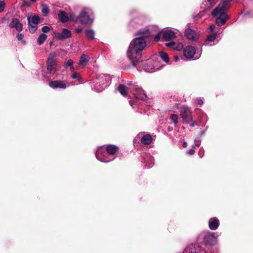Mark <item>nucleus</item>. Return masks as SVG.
<instances>
[{
    "mask_svg": "<svg viewBox=\"0 0 253 253\" xmlns=\"http://www.w3.org/2000/svg\"><path fill=\"white\" fill-rule=\"evenodd\" d=\"M146 46V41L142 37L136 38L130 42L127 51V56L133 66H136L139 62L141 52Z\"/></svg>",
    "mask_w": 253,
    "mask_h": 253,
    "instance_id": "nucleus-1",
    "label": "nucleus"
},
{
    "mask_svg": "<svg viewBox=\"0 0 253 253\" xmlns=\"http://www.w3.org/2000/svg\"><path fill=\"white\" fill-rule=\"evenodd\" d=\"M229 8V1L222 0L218 6L212 10L211 15L216 17L215 22L217 26H221L226 23L228 18L226 12Z\"/></svg>",
    "mask_w": 253,
    "mask_h": 253,
    "instance_id": "nucleus-2",
    "label": "nucleus"
},
{
    "mask_svg": "<svg viewBox=\"0 0 253 253\" xmlns=\"http://www.w3.org/2000/svg\"><path fill=\"white\" fill-rule=\"evenodd\" d=\"M119 92L123 96H126L127 94L128 88L124 84H120L117 88ZM130 92H132L135 100H145L147 96L144 91L137 85H133L129 88Z\"/></svg>",
    "mask_w": 253,
    "mask_h": 253,
    "instance_id": "nucleus-3",
    "label": "nucleus"
},
{
    "mask_svg": "<svg viewBox=\"0 0 253 253\" xmlns=\"http://www.w3.org/2000/svg\"><path fill=\"white\" fill-rule=\"evenodd\" d=\"M111 80V77L109 75L99 74L93 82L92 88L97 92L102 91L109 85Z\"/></svg>",
    "mask_w": 253,
    "mask_h": 253,
    "instance_id": "nucleus-4",
    "label": "nucleus"
},
{
    "mask_svg": "<svg viewBox=\"0 0 253 253\" xmlns=\"http://www.w3.org/2000/svg\"><path fill=\"white\" fill-rule=\"evenodd\" d=\"M210 33L208 36V37L205 41L204 44L206 45L212 46L214 45L215 43L218 42L219 40L218 34L221 33L220 32V30H216V27L214 25H211L209 27Z\"/></svg>",
    "mask_w": 253,
    "mask_h": 253,
    "instance_id": "nucleus-5",
    "label": "nucleus"
},
{
    "mask_svg": "<svg viewBox=\"0 0 253 253\" xmlns=\"http://www.w3.org/2000/svg\"><path fill=\"white\" fill-rule=\"evenodd\" d=\"M78 19L83 25H90L93 21L94 16L92 11L89 8H86L81 11Z\"/></svg>",
    "mask_w": 253,
    "mask_h": 253,
    "instance_id": "nucleus-6",
    "label": "nucleus"
},
{
    "mask_svg": "<svg viewBox=\"0 0 253 253\" xmlns=\"http://www.w3.org/2000/svg\"><path fill=\"white\" fill-rule=\"evenodd\" d=\"M57 58L55 53H53L49 54L47 60L46 68L48 73L54 74L57 71Z\"/></svg>",
    "mask_w": 253,
    "mask_h": 253,
    "instance_id": "nucleus-7",
    "label": "nucleus"
},
{
    "mask_svg": "<svg viewBox=\"0 0 253 253\" xmlns=\"http://www.w3.org/2000/svg\"><path fill=\"white\" fill-rule=\"evenodd\" d=\"M106 153L105 148L103 146H100L98 148L95 156L99 161L104 163H107L114 160V158H110Z\"/></svg>",
    "mask_w": 253,
    "mask_h": 253,
    "instance_id": "nucleus-8",
    "label": "nucleus"
},
{
    "mask_svg": "<svg viewBox=\"0 0 253 253\" xmlns=\"http://www.w3.org/2000/svg\"><path fill=\"white\" fill-rule=\"evenodd\" d=\"M180 115L183 120L187 124L192 122V112L189 108L183 106L180 110Z\"/></svg>",
    "mask_w": 253,
    "mask_h": 253,
    "instance_id": "nucleus-9",
    "label": "nucleus"
},
{
    "mask_svg": "<svg viewBox=\"0 0 253 253\" xmlns=\"http://www.w3.org/2000/svg\"><path fill=\"white\" fill-rule=\"evenodd\" d=\"M183 54L184 56L188 59L193 58L194 55H196L195 59H197L201 56V53H196L195 47L191 45L186 46L184 48Z\"/></svg>",
    "mask_w": 253,
    "mask_h": 253,
    "instance_id": "nucleus-10",
    "label": "nucleus"
},
{
    "mask_svg": "<svg viewBox=\"0 0 253 253\" xmlns=\"http://www.w3.org/2000/svg\"><path fill=\"white\" fill-rule=\"evenodd\" d=\"M204 242L205 244L211 246L214 245L217 242V237L213 232H207L204 236Z\"/></svg>",
    "mask_w": 253,
    "mask_h": 253,
    "instance_id": "nucleus-11",
    "label": "nucleus"
},
{
    "mask_svg": "<svg viewBox=\"0 0 253 253\" xmlns=\"http://www.w3.org/2000/svg\"><path fill=\"white\" fill-rule=\"evenodd\" d=\"M176 32L171 30H166L162 32V36L164 40L170 41L174 39L177 35H180V32L176 30Z\"/></svg>",
    "mask_w": 253,
    "mask_h": 253,
    "instance_id": "nucleus-12",
    "label": "nucleus"
},
{
    "mask_svg": "<svg viewBox=\"0 0 253 253\" xmlns=\"http://www.w3.org/2000/svg\"><path fill=\"white\" fill-rule=\"evenodd\" d=\"M160 68V66L158 65V63L156 61H154L153 60H148L144 68L145 72L149 73L154 72L155 70Z\"/></svg>",
    "mask_w": 253,
    "mask_h": 253,
    "instance_id": "nucleus-13",
    "label": "nucleus"
},
{
    "mask_svg": "<svg viewBox=\"0 0 253 253\" xmlns=\"http://www.w3.org/2000/svg\"><path fill=\"white\" fill-rule=\"evenodd\" d=\"M54 36L55 38L59 40H63L64 39L69 38L71 36L70 31L67 29H63L62 33L55 32Z\"/></svg>",
    "mask_w": 253,
    "mask_h": 253,
    "instance_id": "nucleus-14",
    "label": "nucleus"
},
{
    "mask_svg": "<svg viewBox=\"0 0 253 253\" xmlns=\"http://www.w3.org/2000/svg\"><path fill=\"white\" fill-rule=\"evenodd\" d=\"M49 85L53 89H65L67 87V84L64 81H54L50 82Z\"/></svg>",
    "mask_w": 253,
    "mask_h": 253,
    "instance_id": "nucleus-15",
    "label": "nucleus"
},
{
    "mask_svg": "<svg viewBox=\"0 0 253 253\" xmlns=\"http://www.w3.org/2000/svg\"><path fill=\"white\" fill-rule=\"evenodd\" d=\"M11 28H15L17 31L20 32L23 29V25L17 18H13L9 24Z\"/></svg>",
    "mask_w": 253,
    "mask_h": 253,
    "instance_id": "nucleus-16",
    "label": "nucleus"
},
{
    "mask_svg": "<svg viewBox=\"0 0 253 253\" xmlns=\"http://www.w3.org/2000/svg\"><path fill=\"white\" fill-rule=\"evenodd\" d=\"M105 149L107 152L106 154L107 156H109L110 158H114V159L115 157L114 156L118 150V147L114 145H109L105 148Z\"/></svg>",
    "mask_w": 253,
    "mask_h": 253,
    "instance_id": "nucleus-17",
    "label": "nucleus"
},
{
    "mask_svg": "<svg viewBox=\"0 0 253 253\" xmlns=\"http://www.w3.org/2000/svg\"><path fill=\"white\" fill-rule=\"evenodd\" d=\"M138 136L141 138V142L142 144L145 145L150 144L152 141V136L148 134H143V133H140L138 135Z\"/></svg>",
    "mask_w": 253,
    "mask_h": 253,
    "instance_id": "nucleus-18",
    "label": "nucleus"
},
{
    "mask_svg": "<svg viewBox=\"0 0 253 253\" xmlns=\"http://www.w3.org/2000/svg\"><path fill=\"white\" fill-rule=\"evenodd\" d=\"M219 225V220L216 217H212L209 221V228L212 230L217 229Z\"/></svg>",
    "mask_w": 253,
    "mask_h": 253,
    "instance_id": "nucleus-19",
    "label": "nucleus"
},
{
    "mask_svg": "<svg viewBox=\"0 0 253 253\" xmlns=\"http://www.w3.org/2000/svg\"><path fill=\"white\" fill-rule=\"evenodd\" d=\"M218 0H205L203 2V5L205 10H209L216 3Z\"/></svg>",
    "mask_w": 253,
    "mask_h": 253,
    "instance_id": "nucleus-20",
    "label": "nucleus"
},
{
    "mask_svg": "<svg viewBox=\"0 0 253 253\" xmlns=\"http://www.w3.org/2000/svg\"><path fill=\"white\" fill-rule=\"evenodd\" d=\"M185 35L189 40H194L197 37V33L190 28L186 29L185 31Z\"/></svg>",
    "mask_w": 253,
    "mask_h": 253,
    "instance_id": "nucleus-21",
    "label": "nucleus"
},
{
    "mask_svg": "<svg viewBox=\"0 0 253 253\" xmlns=\"http://www.w3.org/2000/svg\"><path fill=\"white\" fill-rule=\"evenodd\" d=\"M89 59L90 58L87 55L84 54H83L80 59L79 66L81 68L84 67Z\"/></svg>",
    "mask_w": 253,
    "mask_h": 253,
    "instance_id": "nucleus-22",
    "label": "nucleus"
},
{
    "mask_svg": "<svg viewBox=\"0 0 253 253\" xmlns=\"http://www.w3.org/2000/svg\"><path fill=\"white\" fill-rule=\"evenodd\" d=\"M58 18L62 23L67 22L69 20L68 14L63 11H61L58 14Z\"/></svg>",
    "mask_w": 253,
    "mask_h": 253,
    "instance_id": "nucleus-23",
    "label": "nucleus"
},
{
    "mask_svg": "<svg viewBox=\"0 0 253 253\" xmlns=\"http://www.w3.org/2000/svg\"><path fill=\"white\" fill-rule=\"evenodd\" d=\"M182 253H198L196 250L195 245L190 244L187 245L183 250Z\"/></svg>",
    "mask_w": 253,
    "mask_h": 253,
    "instance_id": "nucleus-24",
    "label": "nucleus"
},
{
    "mask_svg": "<svg viewBox=\"0 0 253 253\" xmlns=\"http://www.w3.org/2000/svg\"><path fill=\"white\" fill-rule=\"evenodd\" d=\"M84 32L85 36L88 40L91 41L94 39L95 32L93 30L90 29H87Z\"/></svg>",
    "mask_w": 253,
    "mask_h": 253,
    "instance_id": "nucleus-25",
    "label": "nucleus"
},
{
    "mask_svg": "<svg viewBox=\"0 0 253 253\" xmlns=\"http://www.w3.org/2000/svg\"><path fill=\"white\" fill-rule=\"evenodd\" d=\"M28 21L29 24H34L37 25L39 22L40 18L37 15H34L32 16L31 17H28Z\"/></svg>",
    "mask_w": 253,
    "mask_h": 253,
    "instance_id": "nucleus-26",
    "label": "nucleus"
},
{
    "mask_svg": "<svg viewBox=\"0 0 253 253\" xmlns=\"http://www.w3.org/2000/svg\"><path fill=\"white\" fill-rule=\"evenodd\" d=\"M154 162V159L150 156H147V158L144 159V163H146V167L148 169H149L153 166Z\"/></svg>",
    "mask_w": 253,
    "mask_h": 253,
    "instance_id": "nucleus-27",
    "label": "nucleus"
},
{
    "mask_svg": "<svg viewBox=\"0 0 253 253\" xmlns=\"http://www.w3.org/2000/svg\"><path fill=\"white\" fill-rule=\"evenodd\" d=\"M160 58L166 63H168L169 61V58L167 53L163 51H160L159 53Z\"/></svg>",
    "mask_w": 253,
    "mask_h": 253,
    "instance_id": "nucleus-28",
    "label": "nucleus"
},
{
    "mask_svg": "<svg viewBox=\"0 0 253 253\" xmlns=\"http://www.w3.org/2000/svg\"><path fill=\"white\" fill-rule=\"evenodd\" d=\"M46 39H47V36L45 34H41L39 36V37L37 40V42L39 45H42V44L43 43V42H44V41L46 40Z\"/></svg>",
    "mask_w": 253,
    "mask_h": 253,
    "instance_id": "nucleus-29",
    "label": "nucleus"
},
{
    "mask_svg": "<svg viewBox=\"0 0 253 253\" xmlns=\"http://www.w3.org/2000/svg\"><path fill=\"white\" fill-rule=\"evenodd\" d=\"M139 35L142 36V37H148L151 34V33L149 30H139L138 31Z\"/></svg>",
    "mask_w": 253,
    "mask_h": 253,
    "instance_id": "nucleus-30",
    "label": "nucleus"
},
{
    "mask_svg": "<svg viewBox=\"0 0 253 253\" xmlns=\"http://www.w3.org/2000/svg\"><path fill=\"white\" fill-rule=\"evenodd\" d=\"M42 12L44 15H46L49 13V8L46 4H42Z\"/></svg>",
    "mask_w": 253,
    "mask_h": 253,
    "instance_id": "nucleus-31",
    "label": "nucleus"
},
{
    "mask_svg": "<svg viewBox=\"0 0 253 253\" xmlns=\"http://www.w3.org/2000/svg\"><path fill=\"white\" fill-rule=\"evenodd\" d=\"M169 119L173 122L175 125L178 123V116L176 115L171 114L170 116Z\"/></svg>",
    "mask_w": 253,
    "mask_h": 253,
    "instance_id": "nucleus-32",
    "label": "nucleus"
},
{
    "mask_svg": "<svg viewBox=\"0 0 253 253\" xmlns=\"http://www.w3.org/2000/svg\"><path fill=\"white\" fill-rule=\"evenodd\" d=\"M37 29V25H34V24H29V31L33 33H34Z\"/></svg>",
    "mask_w": 253,
    "mask_h": 253,
    "instance_id": "nucleus-33",
    "label": "nucleus"
},
{
    "mask_svg": "<svg viewBox=\"0 0 253 253\" xmlns=\"http://www.w3.org/2000/svg\"><path fill=\"white\" fill-rule=\"evenodd\" d=\"M71 77L73 79H78V81L79 82H81L82 81L81 77L79 75V74L77 72H74L71 76Z\"/></svg>",
    "mask_w": 253,
    "mask_h": 253,
    "instance_id": "nucleus-34",
    "label": "nucleus"
},
{
    "mask_svg": "<svg viewBox=\"0 0 253 253\" xmlns=\"http://www.w3.org/2000/svg\"><path fill=\"white\" fill-rule=\"evenodd\" d=\"M73 64V61L72 59H69L67 62H65L64 64V67L66 69L68 67H70Z\"/></svg>",
    "mask_w": 253,
    "mask_h": 253,
    "instance_id": "nucleus-35",
    "label": "nucleus"
},
{
    "mask_svg": "<svg viewBox=\"0 0 253 253\" xmlns=\"http://www.w3.org/2000/svg\"><path fill=\"white\" fill-rule=\"evenodd\" d=\"M201 144V140L197 138L195 139V143L192 146L193 148L195 149L196 147H199L200 146Z\"/></svg>",
    "mask_w": 253,
    "mask_h": 253,
    "instance_id": "nucleus-36",
    "label": "nucleus"
},
{
    "mask_svg": "<svg viewBox=\"0 0 253 253\" xmlns=\"http://www.w3.org/2000/svg\"><path fill=\"white\" fill-rule=\"evenodd\" d=\"M175 44H176V43L173 42H168L166 44V45L167 47H169V48H172L174 49L175 47Z\"/></svg>",
    "mask_w": 253,
    "mask_h": 253,
    "instance_id": "nucleus-37",
    "label": "nucleus"
},
{
    "mask_svg": "<svg viewBox=\"0 0 253 253\" xmlns=\"http://www.w3.org/2000/svg\"><path fill=\"white\" fill-rule=\"evenodd\" d=\"M50 28L46 26H43L42 29V32L44 33H48L50 31Z\"/></svg>",
    "mask_w": 253,
    "mask_h": 253,
    "instance_id": "nucleus-38",
    "label": "nucleus"
},
{
    "mask_svg": "<svg viewBox=\"0 0 253 253\" xmlns=\"http://www.w3.org/2000/svg\"><path fill=\"white\" fill-rule=\"evenodd\" d=\"M183 47V45L182 43H178L177 44H175V47L174 49L177 50H181Z\"/></svg>",
    "mask_w": 253,
    "mask_h": 253,
    "instance_id": "nucleus-39",
    "label": "nucleus"
},
{
    "mask_svg": "<svg viewBox=\"0 0 253 253\" xmlns=\"http://www.w3.org/2000/svg\"><path fill=\"white\" fill-rule=\"evenodd\" d=\"M5 8V3L3 1H0V13L2 12Z\"/></svg>",
    "mask_w": 253,
    "mask_h": 253,
    "instance_id": "nucleus-40",
    "label": "nucleus"
},
{
    "mask_svg": "<svg viewBox=\"0 0 253 253\" xmlns=\"http://www.w3.org/2000/svg\"><path fill=\"white\" fill-rule=\"evenodd\" d=\"M161 35H162V32L161 33H158L155 37L154 40L156 42H158L160 40Z\"/></svg>",
    "mask_w": 253,
    "mask_h": 253,
    "instance_id": "nucleus-41",
    "label": "nucleus"
},
{
    "mask_svg": "<svg viewBox=\"0 0 253 253\" xmlns=\"http://www.w3.org/2000/svg\"><path fill=\"white\" fill-rule=\"evenodd\" d=\"M23 37H24V36L22 34H18L17 36V39L19 41H21L23 39Z\"/></svg>",
    "mask_w": 253,
    "mask_h": 253,
    "instance_id": "nucleus-42",
    "label": "nucleus"
},
{
    "mask_svg": "<svg viewBox=\"0 0 253 253\" xmlns=\"http://www.w3.org/2000/svg\"><path fill=\"white\" fill-rule=\"evenodd\" d=\"M75 32L76 33L79 34L81 33L82 32V28H77L75 30Z\"/></svg>",
    "mask_w": 253,
    "mask_h": 253,
    "instance_id": "nucleus-43",
    "label": "nucleus"
},
{
    "mask_svg": "<svg viewBox=\"0 0 253 253\" xmlns=\"http://www.w3.org/2000/svg\"><path fill=\"white\" fill-rule=\"evenodd\" d=\"M195 153V151L193 149L189 150L188 153L190 155H193Z\"/></svg>",
    "mask_w": 253,
    "mask_h": 253,
    "instance_id": "nucleus-44",
    "label": "nucleus"
},
{
    "mask_svg": "<svg viewBox=\"0 0 253 253\" xmlns=\"http://www.w3.org/2000/svg\"><path fill=\"white\" fill-rule=\"evenodd\" d=\"M197 103L199 105H202L203 104V101L201 99H197Z\"/></svg>",
    "mask_w": 253,
    "mask_h": 253,
    "instance_id": "nucleus-45",
    "label": "nucleus"
},
{
    "mask_svg": "<svg viewBox=\"0 0 253 253\" xmlns=\"http://www.w3.org/2000/svg\"><path fill=\"white\" fill-rule=\"evenodd\" d=\"M182 146L184 148H186L187 146V142L185 141L183 142Z\"/></svg>",
    "mask_w": 253,
    "mask_h": 253,
    "instance_id": "nucleus-46",
    "label": "nucleus"
},
{
    "mask_svg": "<svg viewBox=\"0 0 253 253\" xmlns=\"http://www.w3.org/2000/svg\"><path fill=\"white\" fill-rule=\"evenodd\" d=\"M129 104L130 105V106H132V108H134V101H129Z\"/></svg>",
    "mask_w": 253,
    "mask_h": 253,
    "instance_id": "nucleus-47",
    "label": "nucleus"
},
{
    "mask_svg": "<svg viewBox=\"0 0 253 253\" xmlns=\"http://www.w3.org/2000/svg\"><path fill=\"white\" fill-rule=\"evenodd\" d=\"M190 123H191L190 125L191 126H194L195 125V123L193 121H192V122H190Z\"/></svg>",
    "mask_w": 253,
    "mask_h": 253,
    "instance_id": "nucleus-48",
    "label": "nucleus"
},
{
    "mask_svg": "<svg viewBox=\"0 0 253 253\" xmlns=\"http://www.w3.org/2000/svg\"><path fill=\"white\" fill-rule=\"evenodd\" d=\"M70 67V70L71 71L73 72L74 71L75 69H74V67L73 66V65H72Z\"/></svg>",
    "mask_w": 253,
    "mask_h": 253,
    "instance_id": "nucleus-49",
    "label": "nucleus"
},
{
    "mask_svg": "<svg viewBox=\"0 0 253 253\" xmlns=\"http://www.w3.org/2000/svg\"><path fill=\"white\" fill-rule=\"evenodd\" d=\"M179 59V58L177 57V56H175L174 57V61L175 62L177 61Z\"/></svg>",
    "mask_w": 253,
    "mask_h": 253,
    "instance_id": "nucleus-50",
    "label": "nucleus"
},
{
    "mask_svg": "<svg viewBox=\"0 0 253 253\" xmlns=\"http://www.w3.org/2000/svg\"><path fill=\"white\" fill-rule=\"evenodd\" d=\"M6 19L5 17H4L3 19H2V22L4 23V21L6 20Z\"/></svg>",
    "mask_w": 253,
    "mask_h": 253,
    "instance_id": "nucleus-51",
    "label": "nucleus"
},
{
    "mask_svg": "<svg viewBox=\"0 0 253 253\" xmlns=\"http://www.w3.org/2000/svg\"><path fill=\"white\" fill-rule=\"evenodd\" d=\"M204 133V131H202V132H201V135H203Z\"/></svg>",
    "mask_w": 253,
    "mask_h": 253,
    "instance_id": "nucleus-52",
    "label": "nucleus"
},
{
    "mask_svg": "<svg viewBox=\"0 0 253 253\" xmlns=\"http://www.w3.org/2000/svg\"><path fill=\"white\" fill-rule=\"evenodd\" d=\"M50 45H53V42H50Z\"/></svg>",
    "mask_w": 253,
    "mask_h": 253,
    "instance_id": "nucleus-53",
    "label": "nucleus"
},
{
    "mask_svg": "<svg viewBox=\"0 0 253 253\" xmlns=\"http://www.w3.org/2000/svg\"><path fill=\"white\" fill-rule=\"evenodd\" d=\"M31 0V1H33V2H34V1H36V0Z\"/></svg>",
    "mask_w": 253,
    "mask_h": 253,
    "instance_id": "nucleus-54",
    "label": "nucleus"
}]
</instances>
